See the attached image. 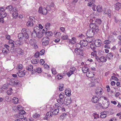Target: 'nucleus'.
<instances>
[{"mask_svg":"<svg viewBox=\"0 0 121 121\" xmlns=\"http://www.w3.org/2000/svg\"><path fill=\"white\" fill-rule=\"evenodd\" d=\"M27 29L23 28L21 30V33H20L18 35V37L19 40H22L24 38L26 39L25 40L26 43L28 44L27 42V39L29 37V35L27 33Z\"/></svg>","mask_w":121,"mask_h":121,"instance_id":"f257e3e1","label":"nucleus"},{"mask_svg":"<svg viewBox=\"0 0 121 121\" xmlns=\"http://www.w3.org/2000/svg\"><path fill=\"white\" fill-rule=\"evenodd\" d=\"M7 82H9V85L14 86H17L19 85V81L18 80H16L13 78H7Z\"/></svg>","mask_w":121,"mask_h":121,"instance_id":"f03ea898","label":"nucleus"},{"mask_svg":"<svg viewBox=\"0 0 121 121\" xmlns=\"http://www.w3.org/2000/svg\"><path fill=\"white\" fill-rule=\"evenodd\" d=\"M95 31L92 29H89L87 32L86 34V36L87 38L90 39L95 34Z\"/></svg>","mask_w":121,"mask_h":121,"instance_id":"7ed1b4c3","label":"nucleus"},{"mask_svg":"<svg viewBox=\"0 0 121 121\" xmlns=\"http://www.w3.org/2000/svg\"><path fill=\"white\" fill-rule=\"evenodd\" d=\"M89 27L90 28L94 30L95 32H98L99 31L98 26L95 23H91L89 25Z\"/></svg>","mask_w":121,"mask_h":121,"instance_id":"20e7f679","label":"nucleus"},{"mask_svg":"<svg viewBox=\"0 0 121 121\" xmlns=\"http://www.w3.org/2000/svg\"><path fill=\"white\" fill-rule=\"evenodd\" d=\"M35 18L33 17H30L29 19L28 22L26 23V25L28 27L32 26L33 25V22H35Z\"/></svg>","mask_w":121,"mask_h":121,"instance_id":"39448f33","label":"nucleus"},{"mask_svg":"<svg viewBox=\"0 0 121 121\" xmlns=\"http://www.w3.org/2000/svg\"><path fill=\"white\" fill-rule=\"evenodd\" d=\"M95 93L97 95L102 94L104 93V91L102 88L100 87H96L95 90Z\"/></svg>","mask_w":121,"mask_h":121,"instance_id":"423d86ee","label":"nucleus"},{"mask_svg":"<svg viewBox=\"0 0 121 121\" xmlns=\"http://www.w3.org/2000/svg\"><path fill=\"white\" fill-rule=\"evenodd\" d=\"M49 38L48 37L43 38L42 40V43L43 45H46L49 43Z\"/></svg>","mask_w":121,"mask_h":121,"instance_id":"0eeeda50","label":"nucleus"},{"mask_svg":"<svg viewBox=\"0 0 121 121\" xmlns=\"http://www.w3.org/2000/svg\"><path fill=\"white\" fill-rule=\"evenodd\" d=\"M18 112L19 114L18 115V117L19 119H22L24 117L23 115L26 113V112L23 110L19 109Z\"/></svg>","mask_w":121,"mask_h":121,"instance_id":"6e6552de","label":"nucleus"},{"mask_svg":"<svg viewBox=\"0 0 121 121\" xmlns=\"http://www.w3.org/2000/svg\"><path fill=\"white\" fill-rule=\"evenodd\" d=\"M72 101L71 98L69 97L66 98V97L64 100L65 104L67 106L68 105L70 104Z\"/></svg>","mask_w":121,"mask_h":121,"instance_id":"1a4fd4ad","label":"nucleus"},{"mask_svg":"<svg viewBox=\"0 0 121 121\" xmlns=\"http://www.w3.org/2000/svg\"><path fill=\"white\" fill-rule=\"evenodd\" d=\"M87 38L86 39V40H84L80 41V43L82 47L86 46L88 44V43L87 40Z\"/></svg>","mask_w":121,"mask_h":121,"instance_id":"9d476101","label":"nucleus"},{"mask_svg":"<svg viewBox=\"0 0 121 121\" xmlns=\"http://www.w3.org/2000/svg\"><path fill=\"white\" fill-rule=\"evenodd\" d=\"M74 51L75 53L78 55H80L81 56H83V51L82 49H75Z\"/></svg>","mask_w":121,"mask_h":121,"instance_id":"9b49d317","label":"nucleus"},{"mask_svg":"<svg viewBox=\"0 0 121 121\" xmlns=\"http://www.w3.org/2000/svg\"><path fill=\"white\" fill-rule=\"evenodd\" d=\"M53 114L52 112L51 111L47 112L46 114V116L44 117L45 119L48 120V118H50L52 117V115Z\"/></svg>","mask_w":121,"mask_h":121,"instance_id":"f8f14e48","label":"nucleus"},{"mask_svg":"<svg viewBox=\"0 0 121 121\" xmlns=\"http://www.w3.org/2000/svg\"><path fill=\"white\" fill-rule=\"evenodd\" d=\"M101 43V40L99 39H97L94 42L95 45L96 47H99L100 46Z\"/></svg>","mask_w":121,"mask_h":121,"instance_id":"ddd939ff","label":"nucleus"},{"mask_svg":"<svg viewBox=\"0 0 121 121\" xmlns=\"http://www.w3.org/2000/svg\"><path fill=\"white\" fill-rule=\"evenodd\" d=\"M99 100L98 98L96 96H93L91 99L92 102L94 103H97L99 101Z\"/></svg>","mask_w":121,"mask_h":121,"instance_id":"4468645a","label":"nucleus"},{"mask_svg":"<svg viewBox=\"0 0 121 121\" xmlns=\"http://www.w3.org/2000/svg\"><path fill=\"white\" fill-rule=\"evenodd\" d=\"M16 51L17 52L18 54L21 55H23L24 54L23 51L20 48H16Z\"/></svg>","mask_w":121,"mask_h":121,"instance_id":"2eb2a0df","label":"nucleus"},{"mask_svg":"<svg viewBox=\"0 0 121 121\" xmlns=\"http://www.w3.org/2000/svg\"><path fill=\"white\" fill-rule=\"evenodd\" d=\"M38 30L37 29H34V31L32 32L31 34V36L32 37H35L37 36V32H38Z\"/></svg>","mask_w":121,"mask_h":121,"instance_id":"dca6fc26","label":"nucleus"},{"mask_svg":"<svg viewBox=\"0 0 121 121\" xmlns=\"http://www.w3.org/2000/svg\"><path fill=\"white\" fill-rule=\"evenodd\" d=\"M94 75L95 74L92 72L88 71H87L86 74V76L87 77L91 78L93 77Z\"/></svg>","mask_w":121,"mask_h":121,"instance_id":"f3484780","label":"nucleus"},{"mask_svg":"<svg viewBox=\"0 0 121 121\" xmlns=\"http://www.w3.org/2000/svg\"><path fill=\"white\" fill-rule=\"evenodd\" d=\"M121 4L119 2H118L114 4L115 9L117 10H119L121 8Z\"/></svg>","mask_w":121,"mask_h":121,"instance_id":"a211bd4d","label":"nucleus"},{"mask_svg":"<svg viewBox=\"0 0 121 121\" xmlns=\"http://www.w3.org/2000/svg\"><path fill=\"white\" fill-rule=\"evenodd\" d=\"M65 92L66 95L68 96H69L71 95V91L70 89H67L65 90Z\"/></svg>","mask_w":121,"mask_h":121,"instance_id":"6ab92c4d","label":"nucleus"},{"mask_svg":"<svg viewBox=\"0 0 121 121\" xmlns=\"http://www.w3.org/2000/svg\"><path fill=\"white\" fill-rule=\"evenodd\" d=\"M17 73L18 76L20 77H23L25 75V72L23 71L21 72L19 71V72H17Z\"/></svg>","mask_w":121,"mask_h":121,"instance_id":"aec40b11","label":"nucleus"},{"mask_svg":"<svg viewBox=\"0 0 121 121\" xmlns=\"http://www.w3.org/2000/svg\"><path fill=\"white\" fill-rule=\"evenodd\" d=\"M29 43L31 46L35 45V40L33 39H30L29 41Z\"/></svg>","mask_w":121,"mask_h":121,"instance_id":"412c9836","label":"nucleus"},{"mask_svg":"<svg viewBox=\"0 0 121 121\" xmlns=\"http://www.w3.org/2000/svg\"><path fill=\"white\" fill-rule=\"evenodd\" d=\"M38 32H37V36L39 38H41L43 36V33H40V30H38Z\"/></svg>","mask_w":121,"mask_h":121,"instance_id":"4be33fe9","label":"nucleus"},{"mask_svg":"<svg viewBox=\"0 0 121 121\" xmlns=\"http://www.w3.org/2000/svg\"><path fill=\"white\" fill-rule=\"evenodd\" d=\"M39 60L38 58L33 59L31 61V63L33 64H37L39 62Z\"/></svg>","mask_w":121,"mask_h":121,"instance_id":"5701e85b","label":"nucleus"},{"mask_svg":"<svg viewBox=\"0 0 121 121\" xmlns=\"http://www.w3.org/2000/svg\"><path fill=\"white\" fill-rule=\"evenodd\" d=\"M75 47H76V48L75 49H76V50L82 49V46L80 43H78L76 44Z\"/></svg>","mask_w":121,"mask_h":121,"instance_id":"b1692460","label":"nucleus"},{"mask_svg":"<svg viewBox=\"0 0 121 121\" xmlns=\"http://www.w3.org/2000/svg\"><path fill=\"white\" fill-rule=\"evenodd\" d=\"M100 62H106L107 60L106 57L104 56H102L100 57Z\"/></svg>","mask_w":121,"mask_h":121,"instance_id":"393cba45","label":"nucleus"},{"mask_svg":"<svg viewBox=\"0 0 121 121\" xmlns=\"http://www.w3.org/2000/svg\"><path fill=\"white\" fill-rule=\"evenodd\" d=\"M100 117L102 118H104L106 117V112L104 111L101 112L100 113Z\"/></svg>","mask_w":121,"mask_h":121,"instance_id":"a878e982","label":"nucleus"},{"mask_svg":"<svg viewBox=\"0 0 121 121\" xmlns=\"http://www.w3.org/2000/svg\"><path fill=\"white\" fill-rule=\"evenodd\" d=\"M83 72L84 73H87V71H88V69L86 67L84 66L82 68Z\"/></svg>","mask_w":121,"mask_h":121,"instance_id":"bb28decb","label":"nucleus"},{"mask_svg":"<svg viewBox=\"0 0 121 121\" xmlns=\"http://www.w3.org/2000/svg\"><path fill=\"white\" fill-rule=\"evenodd\" d=\"M107 56L109 59H112L113 55V53L111 52L107 54Z\"/></svg>","mask_w":121,"mask_h":121,"instance_id":"cd10ccee","label":"nucleus"},{"mask_svg":"<svg viewBox=\"0 0 121 121\" xmlns=\"http://www.w3.org/2000/svg\"><path fill=\"white\" fill-rule=\"evenodd\" d=\"M96 9L97 11L99 12H101L102 11V7L100 5H98Z\"/></svg>","mask_w":121,"mask_h":121,"instance_id":"c85d7f7f","label":"nucleus"},{"mask_svg":"<svg viewBox=\"0 0 121 121\" xmlns=\"http://www.w3.org/2000/svg\"><path fill=\"white\" fill-rule=\"evenodd\" d=\"M59 112V110L58 109H56L54 110L52 112L53 115H56L58 114Z\"/></svg>","mask_w":121,"mask_h":121,"instance_id":"c756f323","label":"nucleus"},{"mask_svg":"<svg viewBox=\"0 0 121 121\" xmlns=\"http://www.w3.org/2000/svg\"><path fill=\"white\" fill-rule=\"evenodd\" d=\"M12 15L13 18H16L18 16V14L17 12H14L13 13Z\"/></svg>","mask_w":121,"mask_h":121,"instance_id":"7c9ffc66","label":"nucleus"},{"mask_svg":"<svg viewBox=\"0 0 121 121\" xmlns=\"http://www.w3.org/2000/svg\"><path fill=\"white\" fill-rule=\"evenodd\" d=\"M48 12V10L46 8H44L43 9V10L42 12H41L42 14H43V15H46V14Z\"/></svg>","mask_w":121,"mask_h":121,"instance_id":"2f4dec72","label":"nucleus"},{"mask_svg":"<svg viewBox=\"0 0 121 121\" xmlns=\"http://www.w3.org/2000/svg\"><path fill=\"white\" fill-rule=\"evenodd\" d=\"M65 95L63 93H61L59 95V99H63L65 97Z\"/></svg>","mask_w":121,"mask_h":121,"instance_id":"473e14b6","label":"nucleus"},{"mask_svg":"<svg viewBox=\"0 0 121 121\" xmlns=\"http://www.w3.org/2000/svg\"><path fill=\"white\" fill-rule=\"evenodd\" d=\"M39 114L37 113L34 114L33 115V117L35 118H38L39 117Z\"/></svg>","mask_w":121,"mask_h":121,"instance_id":"72a5a7b5","label":"nucleus"},{"mask_svg":"<svg viewBox=\"0 0 121 121\" xmlns=\"http://www.w3.org/2000/svg\"><path fill=\"white\" fill-rule=\"evenodd\" d=\"M57 102L60 105H62L63 104L64 101L63 99H58L57 100Z\"/></svg>","mask_w":121,"mask_h":121,"instance_id":"f704fd0d","label":"nucleus"},{"mask_svg":"<svg viewBox=\"0 0 121 121\" xmlns=\"http://www.w3.org/2000/svg\"><path fill=\"white\" fill-rule=\"evenodd\" d=\"M14 101H13V103L15 104H17L18 103L19 100L16 97H14L13 99Z\"/></svg>","mask_w":121,"mask_h":121,"instance_id":"c9c22d12","label":"nucleus"},{"mask_svg":"<svg viewBox=\"0 0 121 121\" xmlns=\"http://www.w3.org/2000/svg\"><path fill=\"white\" fill-rule=\"evenodd\" d=\"M2 52L4 54V55L6 56L8 53V52L6 50V49L4 48H3L2 49Z\"/></svg>","mask_w":121,"mask_h":121,"instance_id":"e433bc0d","label":"nucleus"},{"mask_svg":"<svg viewBox=\"0 0 121 121\" xmlns=\"http://www.w3.org/2000/svg\"><path fill=\"white\" fill-rule=\"evenodd\" d=\"M20 40H16L15 43V45H20L22 44V43Z\"/></svg>","mask_w":121,"mask_h":121,"instance_id":"4c0bfd02","label":"nucleus"},{"mask_svg":"<svg viewBox=\"0 0 121 121\" xmlns=\"http://www.w3.org/2000/svg\"><path fill=\"white\" fill-rule=\"evenodd\" d=\"M33 68V66L30 65L27 67L26 69L27 70L30 71L31 69H32Z\"/></svg>","mask_w":121,"mask_h":121,"instance_id":"58836bf2","label":"nucleus"},{"mask_svg":"<svg viewBox=\"0 0 121 121\" xmlns=\"http://www.w3.org/2000/svg\"><path fill=\"white\" fill-rule=\"evenodd\" d=\"M13 91V90L12 88H11L9 89V90H8L7 91V93L9 95H10L12 93V91Z\"/></svg>","mask_w":121,"mask_h":121,"instance_id":"ea45409f","label":"nucleus"},{"mask_svg":"<svg viewBox=\"0 0 121 121\" xmlns=\"http://www.w3.org/2000/svg\"><path fill=\"white\" fill-rule=\"evenodd\" d=\"M39 26H36V27H35L34 29H37V30H40V28L41 29H42L43 28V26L40 24H39Z\"/></svg>","mask_w":121,"mask_h":121,"instance_id":"a19ab883","label":"nucleus"},{"mask_svg":"<svg viewBox=\"0 0 121 121\" xmlns=\"http://www.w3.org/2000/svg\"><path fill=\"white\" fill-rule=\"evenodd\" d=\"M46 34L48 36H51L53 34L52 32L48 31L46 32Z\"/></svg>","mask_w":121,"mask_h":121,"instance_id":"79ce46f5","label":"nucleus"},{"mask_svg":"<svg viewBox=\"0 0 121 121\" xmlns=\"http://www.w3.org/2000/svg\"><path fill=\"white\" fill-rule=\"evenodd\" d=\"M109 105V104L108 102H106L104 104V106H103V108H106L108 107Z\"/></svg>","mask_w":121,"mask_h":121,"instance_id":"37998d69","label":"nucleus"},{"mask_svg":"<svg viewBox=\"0 0 121 121\" xmlns=\"http://www.w3.org/2000/svg\"><path fill=\"white\" fill-rule=\"evenodd\" d=\"M102 21L101 20L99 19H96L95 21V22L99 24H100L101 23Z\"/></svg>","mask_w":121,"mask_h":121,"instance_id":"c03bdc74","label":"nucleus"},{"mask_svg":"<svg viewBox=\"0 0 121 121\" xmlns=\"http://www.w3.org/2000/svg\"><path fill=\"white\" fill-rule=\"evenodd\" d=\"M12 46L13 47V48L12 47V48L11 49L10 51L11 52L13 53V52H14V48H14L16 47L15 45L14 44V43L12 44Z\"/></svg>","mask_w":121,"mask_h":121,"instance_id":"a18cd8bd","label":"nucleus"},{"mask_svg":"<svg viewBox=\"0 0 121 121\" xmlns=\"http://www.w3.org/2000/svg\"><path fill=\"white\" fill-rule=\"evenodd\" d=\"M13 9V7L12 5H10L6 7V9H8L9 11H11Z\"/></svg>","mask_w":121,"mask_h":121,"instance_id":"49530a36","label":"nucleus"},{"mask_svg":"<svg viewBox=\"0 0 121 121\" xmlns=\"http://www.w3.org/2000/svg\"><path fill=\"white\" fill-rule=\"evenodd\" d=\"M51 24L49 23H47L45 25V29L47 30V28H49V26H50Z\"/></svg>","mask_w":121,"mask_h":121,"instance_id":"de8ad7c7","label":"nucleus"},{"mask_svg":"<svg viewBox=\"0 0 121 121\" xmlns=\"http://www.w3.org/2000/svg\"><path fill=\"white\" fill-rule=\"evenodd\" d=\"M51 71L52 73L54 74H55L57 73L56 69L54 68H52Z\"/></svg>","mask_w":121,"mask_h":121,"instance_id":"09e8293b","label":"nucleus"},{"mask_svg":"<svg viewBox=\"0 0 121 121\" xmlns=\"http://www.w3.org/2000/svg\"><path fill=\"white\" fill-rule=\"evenodd\" d=\"M68 37L67 35H63L62 36L61 39L63 40H65L67 39Z\"/></svg>","mask_w":121,"mask_h":121,"instance_id":"8fccbe9b","label":"nucleus"},{"mask_svg":"<svg viewBox=\"0 0 121 121\" xmlns=\"http://www.w3.org/2000/svg\"><path fill=\"white\" fill-rule=\"evenodd\" d=\"M8 85L7 84H4L2 86L3 89H7L8 88Z\"/></svg>","mask_w":121,"mask_h":121,"instance_id":"3c124183","label":"nucleus"},{"mask_svg":"<svg viewBox=\"0 0 121 121\" xmlns=\"http://www.w3.org/2000/svg\"><path fill=\"white\" fill-rule=\"evenodd\" d=\"M111 12V11L110 9H108V10L107 14L109 17H111V14L110 13Z\"/></svg>","mask_w":121,"mask_h":121,"instance_id":"603ef678","label":"nucleus"},{"mask_svg":"<svg viewBox=\"0 0 121 121\" xmlns=\"http://www.w3.org/2000/svg\"><path fill=\"white\" fill-rule=\"evenodd\" d=\"M111 42L109 40H106L104 41V43L106 44V45H108Z\"/></svg>","mask_w":121,"mask_h":121,"instance_id":"864d4df0","label":"nucleus"},{"mask_svg":"<svg viewBox=\"0 0 121 121\" xmlns=\"http://www.w3.org/2000/svg\"><path fill=\"white\" fill-rule=\"evenodd\" d=\"M76 69V68L74 67H72L70 69V70L71 73H73L75 71Z\"/></svg>","mask_w":121,"mask_h":121,"instance_id":"5fc2aeb1","label":"nucleus"},{"mask_svg":"<svg viewBox=\"0 0 121 121\" xmlns=\"http://www.w3.org/2000/svg\"><path fill=\"white\" fill-rule=\"evenodd\" d=\"M44 50L42 49L39 52V55H43L44 54Z\"/></svg>","mask_w":121,"mask_h":121,"instance_id":"6e6d98bb","label":"nucleus"},{"mask_svg":"<svg viewBox=\"0 0 121 121\" xmlns=\"http://www.w3.org/2000/svg\"><path fill=\"white\" fill-rule=\"evenodd\" d=\"M111 78L112 80L116 81H118L119 80V79L118 78L113 76H112Z\"/></svg>","mask_w":121,"mask_h":121,"instance_id":"4d7b16f0","label":"nucleus"},{"mask_svg":"<svg viewBox=\"0 0 121 121\" xmlns=\"http://www.w3.org/2000/svg\"><path fill=\"white\" fill-rule=\"evenodd\" d=\"M93 44H91L90 45V48L93 51H95V48L94 46H93Z\"/></svg>","mask_w":121,"mask_h":121,"instance_id":"13d9d810","label":"nucleus"},{"mask_svg":"<svg viewBox=\"0 0 121 121\" xmlns=\"http://www.w3.org/2000/svg\"><path fill=\"white\" fill-rule=\"evenodd\" d=\"M97 54V52L96 51H93L91 53V55L93 56H96Z\"/></svg>","mask_w":121,"mask_h":121,"instance_id":"bf43d9fd","label":"nucleus"},{"mask_svg":"<svg viewBox=\"0 0 121 121\" xmlns=\"http://www.w3.org/2000/svg\"><path fill=\"white\" fill-rule=\"evenodd\" d=\"M36 72L38 73H40L42 72L41 69L40 68H38L36 69Z\"/></svg>","mask_w":121,"mask_h":121,"instance_id":"052dcab7","label":"nucleus"},{"mask_svg":"<svg viewBox=\"0 0 121 121\" xmlns=\"http://www.w3.org/2000/svg\"><path fill=\"white\" fill-rule=\"evenodd\" d=\"M64 85L63 84H61L59 86V91H62Z\"/></svg>","mask_w":121,"mask_h":121,"instance_id":"680f3d73","label":"nucleus"},{"mask_svg":"<svg viewBox=\"0 0 121 121\" xmlns=\"http://www.w3.org/2000/svg\"><path fill=\"white\" fill-rule=\"evenodd\" d=\"M39 53L38 52H36L34 55V56L36 58L38 57H39Z\"/></svg>","mask_w":121,"mask_h":121,"instance_id":"e2e57ef3","label":"nucleus"},{"mask_svg":"<svg viewBox=\"0 0 121 121\" xmlns=\"http://www.w3.org/2000/svg\"><path fill=\"white\" fill-rule=\"evenodd\" d=\"M98 103L96 104L97 105L96 106L98 107V106H99L100 107L103 108V106H102V104L101 103H99V102H98Z\"/></svg>","mask_w":121,"mask_h":121,"instance_id":"0e129e2a","label":"nucleus"},{"mask_svg":"<svg viewBox=\"0 0 121 121\" xmlns=\"http://www.w3.org/2000/svg\"><path fill=\"white\" fill-rule=\"evenodd\" d=\"M44 61L43 60V59H41L40 60L39 63L40 65H43L44 63Z\"/></svg>","mask_w":121,"mask_h":121,"instance_id":"69168bd1","label":"nucleus"},{"mask_svg":"<svg viewBox=\"0 0 121 121\" xmlns=\"http://www.w3.org/2000/svg\"><path fill=\"white\" fill-rule=\"evenodd\" d=\"M56 78L58 79H61L62 78V76L61 75H58L56 76Z\"/></svg>","mask_w":121,"mask_h":121,"instance_id":"338daca9","label":"nucleus"},{"mask_svg":"<svg viewBox=\"0 0 121 121\" xmlns=\"http://www.w3.org/2000/svg\"><path fill=\"white\" fill-rule=\"evenodd\" d=\"M73 74L70 70L69 72L67 73V75L69 77Z\"/></svg>","mask_w":121,"mask_h":121,"instance_id":"774afa93","label":"nucleus"}]
</instances>
